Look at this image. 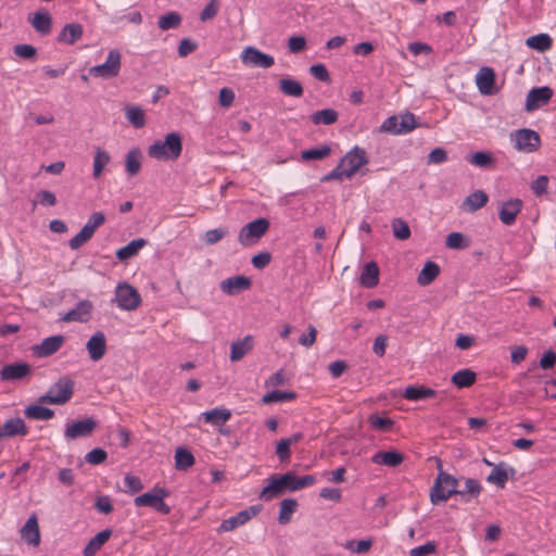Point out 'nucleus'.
Returning a JSON list of instances; mask_svg holds the SVG:
<instances>
[{
  "label": "nucleus",
  "mask_w": 556,
  "mask_h": 556,
  "mask_svg": "<svg viewBox=\"0 0 556 556\" xmlns=\"http://www.w3.org/2000/svg\"><path fill=\"white\" fill-rule=\"evenodd\" d=\"M125 115L135 128H142L146 125L144 111L138 105H126Z\"/></svg>",
  "instance_id": "41"
},
{
  "label": "nucleus",
  "mask_w": 556,
  "mask_h": 556,
  "mask_svg": "<svg viewBox=\"0 0 556 556\" xmlns=\"http://www.w3.org/2000/svg\"><path fill=\"white\" fill-rule=\"evenodd\" d=\"M445 245L448 249L462 250V249L467 248L469 245V242H468V240L466 239V237L463 233H460V232H451L446 237Z\"/></svg>",
  "instance_id": "54"
},
{
  "label": "nucleus",
  "mask_w": 556,
  "mask_h": 556,
  "mask_svg": "<svg viewBox=\"0 0 556 556\" xmlns=\"http://www.w3.org/2000/svg\"><path fill=\"white\" fill-rule=\"evenodd\" d=\"M253 349V337L247 336L242 340L233 341L230 345V361L238 362Z\"/></svg>",
  "instance_id": "27"
},
{
  "label": "nucleus",
  "mask_w": 556,
  "mask_h": 556,
  "mask_svg": "<svg viewBox=\"0 0 556 556\" xmlns=\"http://www.w3.org/2000/svg\"><path fill=\"white\" fill-rule=\"evenodd\" d=\"M111 534L112 531L109 529L97 533L84 548V555L93 556L109 541Z\"/></svg>",
  "instance_id": "33"
},
{
  "label": "nucleus",
  "mask_w": 556,
  "mask_h": 556,
  "mask_svg": "<svg viewBox=\"0 0 556 556\" xmlns=\"http://www.w3.org/2000/svg\"><path fill=\"white\" fill-rule=\"evenodd\" d=\"M452 382L457 388H468L476 381V372L470 369H462L452 376Z\"/></svg>",
  "instance_id": "46"
},
{
  "label": "nucleus",
  "mask_w": 556,
  "mask_h": 556,
  "mask_svg": "<svg viewBox=\"0 0 556 556\" xmlns=\"http://www.w3.org/2000/svg\"><path fill=\"white\" fill-rule=\"evenodd\" d=\"M458 480L439 469L434 484L430 491V501L433 505L445 503L452 495H457Z\"/></svg>",
  "instance_id": "3"
},
{
  "label": "nucleus",
  "mask_w": 556,
  "mask_h": 556,
  "mask_svg": "<svg viewBox=\"0 0 556 556\" xmlns=\"http://www.w3.org/2000/svg\"><path fill=\"white\" fill-rule=\"evenodd\" d=\"M419 126L416 116L413 113L392 115L383 121L380 126L381 132L391 135L408 134Z\"/></svg>",
  "instance_id": "4"
},
{
  "label": "nucleus",
  "mask_w": 556,
  "mask_h": 556,
  "mask_svg": "<svg viewBox=\"0 0 556 556\" xmlns=\"http://www.w3.org/2000/svg\"><path fill=\"white\" fill-rule=\"evenodd\" d=\"M111 157L109 153L100 148L97 149L93 159V173L94 178H99L102 174L103 168L110 163Z\"/></svg>",
  "instance_id": "48"
},
{
  "label": "nucleus",
  "mask_w": 556,
  "mask_h": 556,
  "mask_svg": "<svg viewBox=\"0 0 556 556\" xmlns=\"http://www.w3.org/2000/svg\"><path fill=\"white\" fill-rule=\"evenodd\" d=\"M168 492L163 488H153L151 491L143 493L135 498L137 507L149 506L153 508L160 497H166Z\"/></svg>",
  "instance_id": "29"
},
{
  "label": "nucleus",
  "mask_w": 556,
  "mask_h": 556,
  "mask_svg": "<svg viewBox=\"0 0 556 556\" xmlns=\"http://www.w3.org/2000/svg\"><path fill=\"white\" fill-rule=\"evenodd\" d=\"M21 538L27 544L37 546L40 543V532L37 517L30 516L20 530Z\"/></svg>",
  "instance_id": "21"
},
{
  "label": "nucleus",
  "mask_w": 556,
  "mask_h": 556,
  "mask_svg": "<svg viewBox=\"0 0 556 556\" xmlns=\"http://www.w3.org/2000/svg\"><path fill=\"white\" fill-rule=\"evenodd\" d=\"M393 235L399 240H406L410 237V229L408 224L402 218H395L392 222Z\"/></svg>",
  "instance_id": "55"
},
{
  "label": "nucleus",
  "mask_w": 556,
  "mask_h": 556,
  "mask_svg": "<svg viewBox=\"0 0 556 556\" xmlns=\"http://www.w3.org/2000/svg\"><path fill=\"white\" fill-rule=\"evenodd\" d=\"M261 509V505L250 506L249 508L239 511L237 515L223 520L217 531L219 533L233 531L236 528L243 526L250 519L260 514Z\"/></svg>",
  "instance_id": "11"
},
{
  "label": "nucleus",
  "mask_w": 556,
  "mask_h": 556,
  "mask_svg": "<svg viewBox=\"0 0 556 556\" xmlns=\"http://www.w3.org/2000/svg\"><path fill=\"white\" fill-rule=\"evenodd\" d=\"M97 427L93 418H86L66 426L64 435L67 440H76L90 435Z\"/></svg>",
  "instance_id": "14"
},
{
  "label": "nucleus",
  "mask_w": 556,
  "mask_h": 556,
  "mask_svg": "<svg viewBox=\"0 0 556 556\" xmlns=\"http://www.w3.org/2000/svg\"><path fill=\"white\" fill-rule=\"evenodd\" d=\"M181 152V137L177 132L167 134L164 140L154 141L148 149V155L157 161L177 160Z\"/></svg>",
  "instance_id": "2"
},
{
  "label": "nucleus",
  "mask_w": 556,
  "mask_h": 556,
  "mask_svg": "<svg viewBox=\"0 0 556 556\" xmlns=\"http://www.w3.org/2000/svg\"><path fill=\"white\" fill-rule=\"evenodd\" d=\"M482 491L480 482L473 478L465 480L464 489L458 490L457 495L466 503L470 502L471 498L478 497Z\"/></svg>",
  "instance_id": "37"
},
{
  "label": "nucleus",
  "mask_w": 556,
  "mask_h": 556,
  "mask_svg": "<svg viewBox=\"0 0 556 556\" xmlns=\"http://www.w3.org/2000/svg\"><path fill=\"white\" fill-rule=\"evenodd\" d=\"M227 233H228L227 228L220 227V228L211 229L204 233V240H205L206 244H215L218 241H220Z\"/></svg>",
  "instance_id": "62"
},
{
  "label": "nucleus",
  "mask_w": 556,
  "mask_h": 556,
  "mask_svg": "<svg viewBox=\"0 0 556 556\" xmlns=\"http://www.w3.org/2000/svg\"><path fill=\"white\" fill-rule=\"evenodd\" d=\"M379 282V267L377 263H367L361 274V283L366 288H374Z\"/></svg>",
  "instance_id": "30"
},
{
  "label": "nucleus",
  "mask_w": 556,
  "mask_h": 556,
  "mask_svg": "<svg viewBox=\"0 0 556 556\" xmlns=\"http://www.w3.org/2000/svg\"><path fill=\"white\" fill-rule=\"evenodd\" d=\"M403 460V454L397 451L378 452L371 457L374 464L388 467H397Z\"/></svg>",
  "instance_id": "28"
},
{
  "label": "nucleus",
  "mask_w": 556,
  "mask_h": 556,
  "mask_svg": "<svg viewBox=\"0 0 556 556\" xmlns=\"http://www.w3.org/2000/svg\"><path fill=\"white\" fill-rule=\"evenodd\" d=\"M435 395V391L430 388H426L422 386H408L403 396L408 401H419L429 399Z\"/></svg>",
  "instance_id": "38"
},
{
  "label": "nucleus",
  "mask_w": 556,
  "mask_h": 556,
  "mask_svg": "<svg viewBox=\"0 0 556 556\" xmlns=\"http://www.w3.org/2000/svg\"><path fill=\"white\" fill-rule=\"evenodd\" d=\"M28 22L41 36H47L52 29V16L46 10H39L28 17Z\"/></svg>",
  "instance_id": "19"
},
{
  "label": "nucleus",
  "mask_w": 556,
  "mask_h": 556,
  "mask_svg": "<svg viewBox=\"0 0 556 556\" xmlns=\"http://www.w3.org/2000/svg\"><path fill=\"white\" fill-rule=\"evenodd\" d=\"M489 197L482 190L470 193L464 201V207L469 212H476L488 203Z\"/></svg>",
  "instance_id": "34"
},
{
  "label": "nucleus",
  "mask_w": 556,
  "mask_h": 556,
  "mask_svg": "<svg viewBox=\"0 0 556 556\" xmlns=\"http://www.w3.org/2000/svg\"><path fill=\"white\" fill-rule=\"evenodd\" d=\"M13 52L16 56L23 60H35L37 55V49L34 46L27 43L15 45Z\"/></svg>",
  "instance_id": "56"
},
{
  "label": "nucleus",
  "mask_w": 556,
  "mask_h": 556,
  "mask_svg": "<svg viewBox=\"0 0 556 556\" xmlns=\"http://www.w3.org/2000/svg\"><path fill=\"white\" fill-rule=\"evenodd\" d=\"M31 372V367L27 363H13L3 366L0 370L2 381H18Z\"/></svg>",
  "instance_id": "16"
},
{
  "label": "nucleus",
  "mask_w": 556,
  "mask_h": 556,
  "mask_svg": "<svg viewBox=\"0 0 556 556\" xmlns=\"http://www.w3.org/2000/svg\"><path fill=\"white\" fill-rule=\"evenodd\" d=\"M92 236L93 232L91 231V227L84 226L81 230L70 240L68 245L72 250H77L88 242Z\"/></svg>",
  "instance_id": "53"
},
{
  "label": "nucleus",
  "mask_w": 556,
  "mask_h": 556,
  "mask_svg": "<svg viewBox=\"0 0 556 556\" xmlns=\"http://www.w3.org/2000/svg\"><path fill=\"white\" fill-rule=\"evenodd\" d=\"M147 244V241L143 238H138L130 241L128 244L122 247L116 251V257L119 261H127L135 255Z\"/></svg>",
  "instance_id": "31"
},
{
  "label": "nucleus",
  "mask_w": 556,
  "mask_h": 556,
  "mask_svg": "<svg viewBox=\"0 0 556 556\" xmlns=\"http://www.w3.org/2000/svg\"><path fill=\"white\" fill-rule=\"evenodd\" d=\"M280 91L289 97L300 98L303 94L302 85L293 78H282L279 80Z\"/></svg>",
  "instance_id": "42"
},
{
  "label": "nucleus",
  "mask_w": 556,
  "mask_h": 556,
  "mask_svg": "<svg viewBox=\"0 0 556 556\" xmlns=\"http://www.w3.org/2000/svg\"><path fill=\"white\" fill-rule=\"evenodd\" d=\"M86 349L89 353V357L97 362L101 359L106 352V340L105 336L101 331H97L86 343Z\"/></svg>",
  "instance_id": "18"
},
{
  "label": "nucleus",
  "mask_w": 556,
  "mask_h": 556,
  "mask_svg": "<svg viewBox=\"0 0 556 556\" xmlns=\"http://www.w3.org/2000/svg\"><path fill=\"white\" fill-rule=\"evenodd\" d=\"M26 434L27 427L22 418L8 419L3 426L0 427V439Z\"/></svg>",
  "instance_id": "25"
},
{
  "label": "nucleus",
  "mask_w": 556,
  "mask_h": 556,
  "mask_svg": "<svg viewBox=\"0 0 556 556\" xmlns=\"http://www.w3.org/2000/svg\"><path fill=\"white\" fill-rule=\"evenodd\" d=\"M372 546L371 540H361L358 542L354 540L346 541L344 547L355 554H366Z\"/></svg>",
  "instance_id": "57"
},
{
  "label": "nucleus",
  "mask_w": 556,
  "mask_h": 556,
  "mask_svg": "<svg viewBox=\"0 0 556 556\" xmlns=\"http://www.w3.org/2000/svg\"><path fill=\"white\" fill-rule=\"evenodd\" d=\"M298 503L293 498H285L280 503L278 521L281 525L290 522L293 513L295 511Z\"/></svg>",
  "instance_id": "45"
},
{
  "label": "nucleus",
  "mask_w": 556,
  "mask_h": 556,
  "mask_svg": "<svg viewBox=\"0 0 556 556\" xmlns=\"http://www.w3.org/2000/svg\"><path fill=\"white\" fill-rule=\"evenodd\" d=\"M339 114L333 109H324L314 112L309 118L314 125H332L338 121Z\"/></svg>",
  "instance_id": "39"
},
{
  "label": "nucleus",
  "mask_w": 556,
  "mask_h": 556,
  "mask_svg": "<svg viewBox=\"0 0 556 556\" xmlns=\"http://www.w3.org/2000/svg\"><path fill=\"white\" fill-rule=\"evenodd\" d=\"M108 453L101 447H96L91 450L85 456L86 462L90 465H100L104 463Z\"/></svg>",
  "instance_id": "58"
},
{
  "label": "nucleus",
  "mask_w": 556,
  "mask_h": 556,
  "mask_svg": "<svg viewBox=\"0 0 556 556\" xmlns=\"http://www.w3.org/2000/svg\"><path fill=\"white\" fill-rule=\"evenodd\" d=\"M437 551V543L429 541L424 545L416 546L409 551V556H430Z\"/></svg>",
  "instance_id": "60"
},
{
  "label": "nucleus",
  "mask_w": 556,
  "mask_h": 556,
  "mask_svg": "<svg viewBox=\"0 0 556 556\" xmlns=\"http://www.w3.org/2000/svg\"><path fill=\"white\" fill-rule=\"evenodd\" d=\"M495 73L493 68L484 66L481 67L476 75V85L481 94L492 96L497 92L494 87Z\"/></svg>",
  "instance_id": "15"
},
{
  "label": "nucleus",
  "mask_w": 556,
  "mask_h": 556,
  "mask_svg": "<svg viewBox=\"0 0 556 556\" xmlns=\"http://www.w3.org/2000/svg\"><path fill=\"white\" fill-rule=\"evenodd\" d=\"M306 47V39L303 36H292L288 40V48L292 53L302 52Z\"/></svg>",
  "instance_id": "64"
},
{
  "label": "nucleus",
  "mask_w": 556,
  "mask_h": 556,
  "mask_svg": "<svg viewBox=\"0 0 556 556\" xmlns=\"http://www.w3.org/2000/svg\"><path fill=\"white\" fill-rule=\"evenodd\" d=\"M269 228V222L265 218L255 219L243 226L239 232L238 241L249 247L255 243Z\"/></svg>",
  "instance_id": "9"
},
{
  "label": "nucleus",
  "mask_w": 556,
  "mask_h": 556,
  "mask_svg": "<svg viewBox=\"0 0 556 556\" xmlns=\"http://www.w3.org/2000/svg\"><path fill=\"white\" fill-rule=\"evenodd\" d=\"M141 154L138 149L129 151L126 155V170L130 175H136L141 168Z\"/></svg>",
  "instance_id": "51"
},
{
  "label": "nucleus",
  "mask_w": 556,
  "mask_h": 556,
  "mask_svg": "<svg viewBox=\"0 0 556 556\" xmlns=\"http://www.w3.org/2000/svg\"><path fill=\"white\" fill-rule=\"evenodd\" d=\"M295 399V393L292 391H271L262 397V403L270 404L276 402H287Z\"/></svg>",
  "instance_id": "50"
},
{
  "label": "nucleus",
  "mask_w": 556,
  "mask_h": 556,
  "mask_svg": "<svg viewBox=\"0 0 556 556\" xmlns=\"http://www.w3.org/2000/svg\"><path fill=\"white\" fill-rule=\"evenodd\" d=\"M291 445L286 439H281L277 442L276 454L281 463L288 462L291 457Z\"/></svg>",
  "instance_id": "61"
},
{
  "label": "nucleus",
  "mask_w": 556,
  "mask_h": 556,
  "mask_svg": "<svg viewBox=\"0 0 556 556\" xmlns=\"http://www.w3.org/2000/svg\"><path fill=\"white\" fill-rule=\"evenodd\" d=\"M175 467L177 470L186 471L193 466L195 459L192 453L185 448L178 447L175 452Z\"/></svg>",
  "instance_id": "40"
},
{
  "label": "nucleus",
  "mask_w": 556,
  "mask_h": 556,
  "mask_svg": "<svg viewBox=\"0 0 556 556\" xmlns=\"http://www.w3.org/2000/svg\"><path fill=\"white\" fill-rule=\"evenodd\" d=\"M552 97L553 90L547 86L532 88L527 94L525 110L527 112L538 110L546 104Z\"/></svg>",
  "instance_id": "13"
},
{
  "label": "nucleus",
  "mask_w": 556,
  "mask_h": 556,
  "mask_svg": "<svg viewBox=\"0 0 556 556\" xmlns=\"http://www.w3.org/2000/svg\"><path fill=\"white\" fill-rule=\"evenodd\" d=\"M514 148L523 153H531L539 149L541 144L540 136L536 131L528 128L518 129L510 135Z\"/></svg>",
  "instance_id": "7"
},
{
  "label": "nucleus",
  "mask_w": 556,
  "mask_h": 556,
  "mask_svg": "<svg viewBox=\"0 0 556 556\" xmlns=\"http://www.w3.org/2000/svg\"><path fill=\"white\" fill-rule=\"evenodd\" d=\"M466 161L480 168H490L495 165V159L490 152L479 151L466 156Z\"/></svg>",
  "instance_id": "36"
},
{
  "label": "nucleus",
  "mask_w": 556,
  "mask_h": 556,
  "mask_svg": "<svg viewBox=\"0 0 556 556\" xmlns=\"http://www.w3.org/2000/svg\"><path fill=\"white\" fill-rule=\"evenodd\" d=\"M316 478L313 475L296 477L292 472L285 475H274L268 479V484L262 490L260 496L264 501H270L286 491H298L313 485Z\"/></svg>",
  "instance_id": "1"
},
{
  "label": "nucleus",
  "mask_w": 556,
  "mask_h": 556,
  "mask_svg": "<svg viewBox=\"0 0 556 556\" xmlns=\"http://www.w3.org/2000/svg\"><path fill=\"white\" fill-rule=\"evenodd\" d=\"M240 58L244 65L260 68H269L275 63L271 55L264 53L254 47L244 48Z\"/></svg>",
  "instance_id": "10"
},
{
  "label": "nucleus",
  "mask_w": 556,
  "mask_h": 556,
  "mask_svg": "<svg viewBox=\"0 0 556 556\" xmlns=\"http://www.w3.org/2000/svg\"><path fill=\"white\" fill-rule=\"evenodd\" d=\"M522 208V201L510 199L503 202L498 208V217L504 225L510 226L516 222L517 215Z\"/></svg>",
  "instance_id": "17"
},
{
  "label": "nucleus",
  "mask_w": 556,
  "mask_h": 556,
  "mask_svg": "<svg viewBox=\"0 0 556 556\" xmlns=\"http://www.w3.org/2000/svg\"><path fill=\"white\" fill-rule=\"evenodd\" d=\"M64 343L63 336H52L46 338L39 345L35 348L36 355L47 357L54 354Z\"/></svg>",
  "instance_id": "26"
},
{
  "label": "nucleus",
  "mask_w": 556,
  "mask_h": 556,
  "mask_svg": "<svg viewBox=\"0 0 556 556\" xmlns=\"http://www.w3.org/2000/svg\"><path fill=\"white\" fill-rule=\"evenodd\" d=\"M218 13V2L217 0H211L210 3L205 5L200 14V20L202 22L214 18Z\"/></svg>",
  "instance_id": "63"
},
{
  "label": "nucleus",
  "mask_w": 556,
  "mask_h": 556,
  "mask_svg": "<svg viewBox=\"0 0 556 556\" xmlns=\"http://www.w3.org/2000/svg\"><path fill=\"white\" fill-rule=\"evenodd\" d=\"M181 24V16L177 12H169L162 15L157 21V26L162 30L177 28Z\"/></svg>",
  "instance_id": "49"
},
{
  "label": "nucleus",
  "mask_w": 556,
  "mask_h": 556,
  "mask_svg": "<svg viewBox=\"0 0 556 556\" xmlns=\"http://www.w3.org/2000/svg\"><path fill=\"white\" fill-rule=\"evenodd\" d=\"M121 52L113 49L109 52L106 61L103 64L92 66L89 71L93 77L110 79L116 77L121 71Z\"/></svg>",
  "instance_id": "8"
},
{
  "label": "nucleus",
  "mask_w": 556,
  "mask_h": 556,
  "mask_svg": "<svg viewBox=\"0 0 556 556\" xmlns=\"http://www.w3.org/2000/svg\"><path fill=\"white\" fill-rule=\"evenodd\" d=\"M74 382L67 377L60 378L48 392L39 397L40 403L62 405L65 404L73 395Z\"/></svg>",
  "instance_id": "5"
},
{
  "label": "nucleus",
  "mask_w": 556,
  "mask_h": 556,
  "mask_svg": "<svg viewBox=\"0 0 556 556\" xmlns=\"http://www.w3.org/2000/svg\"><path fill=\"white\" fill-rule=\"evenodd\" d=\"M92 311V303L88 300L80 301L75 308L67 312L63 317V321H79L85 323L88 320Z\"/></svg>",
  "instance_id": "23"
},
{
  "label": "nucleus",
  "mask_w": 556,
  "mask_h": 556,
  "mask_svg": "<svg viewBox=\"0 0 556 556\" xmlns=\"http://www.w3.org/2000/svg\"><path fill=\"white\" fill-rule=\"evenodd\" d=\"M526 45L539 52H544L552 47V38L547 34H538L527 38Z\"/></svg>",
  "instance_id": "43"
},
{
  "label": "nucleus",
  "mask_w": 556,
  "mask_h": 556,
  "mask_svg": "<svg viewBox=\"0 0 556 556\" xmlns=\"http://www.w3.org/2000/svg\"><path fill=\"white\" fill-rule=\"evenodd\" d=\"M114 301L121 309L134 311L140 305L141 296L132 286L121 282L115 288Z\"/></svg>",
  "instance_id": "6"
},
{
  "label": "nucleus",
  "mask_w": 556,
  "mask_h": 556,
  "mask_svg": "<svg viewBox=\"0 0 556 556\" xmlns=\"http://www.w3.org/2000/svg\"><path fill=\"white\" fill-rule=\"evenodd\" d=\"M84 34V28L78 23L66 24L59 33L56 40L60 43L74 45Z\"/></svg>",
  "instance_id": "24"
},
{
  "label": "nucleus",
  "mask_w": 556,
  "mask_h": 556,
  "mask_svg": "<svg viewBox=\"0 0 556 556\" xmlns=\"http://www.w3.org/2000/svg\"><path fill=\"white\" fill-rule=\"evenodd\" d=\"M124 491L131 494L137 493L143 489V484L139 477L126 475L124 478Z\"/></svg>",
  "instance_id": "59"
},
{
  "label": "nucleus",
  "mask_w": 556,
  "mask_h": 556,
  "mask_svg": "<svg viewBox=\"0 0 556 556\" xmlns=\"http://www.w3.org/2000/svg\"><path fill=\"white\" fill-rule=\"evenodd\" d=\"M331 153V149L327 144H323L313 149L303 150L301 152V159L303 161H315V160H324L328 157Z\"/></svg>",
  "instance_id": "47"
},
{
  "label": "nucleus",
  "mask_w": 556,
  "mask_h": 556,
  "mask_svg": "<svg viewBox=\"0 0 556 556\" xmlns=\"http://www.w3.org/2000/svg\"><path fill=\"white\" fill-rule=\"evenodd\" d=\"M201 417L211 425H224L231 417V412L227 408H213L202 413Z\"/></svg>",
  "instance_id": "32"
},
{
  "label": "nucleus",
  "mask_w": 556,
  "mask_h": 556,
  "mask_svg": "<svg viewBox=\"0 0 556 556\" xmlns=\"http://www.w3.org/2000/svg\"><path fill=\"white\" fill-rule=\"evenodd\" d=\"M25 416L36 420H49L54 416V412L41 405H29L24 412Z\"/></svg>",
  "instance_id": "44"
},
{
  "label": "nucleus",
  "mask_w": 556,
  "mask_h": 556,
  "mask_svg": "<svg viewBox=\"0 0 556 556\" xmlns=\"http://www.w3.org/2000/svg\"><path fill=\"white\" fill-rule=\"evenodd\" d=\"M219 287L224 293L235 295L249 289L251 287V280L245 276H235L223 280Z\"/></svg>",
  "instance_id": "20"
},
{
  "label": "nucleus",
  "mask_w": 556,
  "mask_h": 556,
  "mask_svg": "<svg viewBox=\"0 0 556 556\" xmlns=\"http://www.w3.org/2000/svg\"><path fill=\"white\" fill-rule=\"evenodd\" d=\"M92 236L93 232L91 231V227L84 226L81 230L70 240L68 245L72 250H77L88 242Z\"/></svg>",
  "instance_id": "52"
},
{
  "label": "nucleus",
  "mask_w": 556,
  "mask_h": 556,
  "mask_svg": "<svg viewBox=\"0 0 556 556\" xmlns=\"http://www.w3.org/2000/svg\"><path fill=\"white\" fill-rule=\"evenodd\" d=\"M440 274V267L437 263L428 261L422 269L420 270L417 282L420 286H428L430 285Z\"/></svg>",
  "instance_id": "35"
},
{
  "label": "nucleus",
  "mask_w": 556,
  "mask_h": 556,
  "mask_svg": "<svg viewBox=\"0 0 556 556\" xmlns=\"http://www.w3.org/2000/svg\"><path fill=\"white\" fill-rule=\"evenodd\" d=\"M368 163V159L364 149L355 147L348 152L341 160L340 164L345 170V177L353 176L362 166Z\"/></svg>",
  "instance_id": "12"
},
{
  "label": "nucleus",
  "mask_w": 556,
  "mask_h": 556,
  "mask_svg": "<svg viewBox=\"0 0 556 556\" xmlns=\"http://www.w3.org/2000/svg\"><path fill=\"white\" fill-rule=\"evenodd\" d=\"M509 473L513 476L515 473V469L513 467H508L505 463H500L493 466L492 471L486 477V481L503 489L509 479Z\"/></svg>",
  "instance_id": "22"
}]
</instances>
